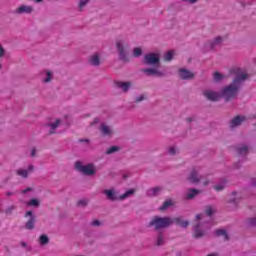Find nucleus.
Masks as SVG:
<instances>
[{"label":"nucleus","instance_id":"1","mask_svg":"<svg viewBox=\"0 0 256 256\" xmlns=\"http://www.w3.org/2000/svg\"><path fill=\"white\" fill-rule=\"evenodd\" d=\"M232 71L233 73H236V78L233 80V83L222 89V97L225 98V101L235 99V97H237V93H239V89H241V83L249 77L247 73H239V69H234Z\"/></svg>","mask_w":256,"mask_h":256},{"label":"nucleus","instance_id":"2","mask_svg":"<svg viewBox=\"0 0 256 256\" xmlns=\"http://www.w3.org/2000/svg\"><path fill=\"white\" fill-rule=\"evenodd\" d=\"M173 223L184 228L189 226V222L183 221L181 217L171 218L154 216L149 222L148 227H154L156 231H159L160 229H167V227H170Z\"/></svg>","mask_w":256,"mask_h":256},{"label":"nucleus","instance_id":"3","mask_svg":"<svg viewBox=\"0 0 256 256\" xmlns=\"http://www.w3.org/2000/svg\"><path fill=\"white\" fill-rule=\"evenodd\" d=\"M103 193L104 195H106L109 201H117V199L123 201L124 199H127V197H130V195H133V193H135V190H127L124 194L120 195L119 197H117V194L113 190H103Z\"/></svg>","mask_w":256,"mask_h":256},{"label":"nucleus","instance_id":"4","mask_svg":"<svg viewBox=\"0 0 256 256\" xmlns=\"http://www.w3.org/2000/svg\"><path fill=\"white\" fill-rule=\"evenodd\" d=\"M75 169L84 175H95V166L93 164L83 165V162L77 161L75 163Z\"/></svg>","mask_w":256,"mask_h":256},{"label":"nucleus","instance_id":"5","mask_svg":"<svg viewBox=\"0 0 256 256\" xmlns=\"http://www.w3.org/2000/svg\"><path fill=\"white\" fill-rule=\"evenodd\" d=\"M125 47H127V44H125L123 40L116 41V49L119 53L121 61H124V63H129V57L127 56V53H125Z\"/></svg>","mask_w":256,"mask_h":256},{"label":"nucleus","instance_id":"6","mask_svg":"<svg viewBox=\"0 0 256 256\" xmlns=\"http://www.w3.org/2000/svg\"><path fill=\"white\" fill-rule=\"evenodd\" d=\"M143 63L144 65H154L159 67V63H161V59L159 58V54L157 53H148L144 56Z\"/></svg>","mask_w":256,"mask_h":256},{"label":"nucleus","instance_id":"7","mask_svg":"<svg viewBox=\"0 0 256 256\" xmlns=\"http://www.w3.org/2000/svg\"><path fill=\"white\" fill-rule=\"evenodd\" d=\"M25 217H30L25 224V229H28V231H33V229H35V223L37 221L35 216L33 215V212L32 211L26 212Z\"/></svg>","mask_w":256,"mask_h":256},{"label":"nucleus","instance_id":"8","mask_svg":"<svg viewBox=\"0 0 256 256\" xmlns=\"http://www.w3.org/2000/svg\"><path fill=\"white\" fill-rule=\"evenodd\" d=\"M33 11H34L33 6L21 5L16 10H14V13L15 15H23V14L31 15Z\"/></svg>","mask_w":256,"mask_h":256},{"label":"nucleus","instance_id":"9","mask_svg":"<svg viewBox=\"0 0 256 256\" xmlns=\"http://www.w3.org/2000/svg\"><path fill=\"white\" fill-rule=\"evenodd\" d=\"M201 179V176H199V169H192L188 176V181H190V183H193L194 185H197V183H199Z\"/></svg>","mask_w":256,"mask_h":256},{"label":"nucleus","instance_id":"10","mask_svg":"<svg viewBox=\"0 0 256 256\" xmlns=\"http://www.w3.org/2000/svg\"><path fill=\"white\" fill-rule=\"evenodd\" d=\"M203 95L206 97V99H208V101H219V99H221V94H219V92L211 90H205Z\"/></svg>","mask_w":256,"mask_h":256},{"label":"nucleus","instance_id":"11","mask_svg":"<svg viewBox=\"0 0 256 256\" xmlns=\"http://www.w3.org/2000/svg\"><path fill=\"white\" fill-rule=\"evenodd\" d=\"M142 73H145L148 77L155 76V77H163V72L159 71L157 68H145L142 69Z\"/></svg>","mask_w":256,"mask_h":256},{"label":"nucleus","instance_id":"12","mask_svg":"<svg viewBox=\"0 0 256 256\" xmlns=\"http://www.w3.org/2000/svg\"><path fill=\"white\" fill-rule=\"evenodd\" d=\"M100 133L104 136V137H111L113 135V129H111V126L102 123L100 125Z\"/></svg>","mask_w":256,"mask_h":256},{"label":"nucleus","instance_id":"13","mask_svg":"<svg viewBox=\"0 0 256 256\" xmlns=\"http://www.w3.org/2000/svg\"><path fill=\"white\" fill-rule=\"evenodd\" d=\"M243 121H245V116H236L231 120L230 127L235 129V127H239Z\"/></svg>","mask_w":256,"mask_h":256},{"label":"nucleus","instance_id":"14","mask_svg":"<svg viewBox=\"0 0 256 256\" xmlns=\"http://www.w3.org/2000/svg\"><path fill=\"white\" fill-rule=\"evenodd\" d=\"M179 76L182 79H193L195 77V74L187 69H180Z\"/></svg>","mask_w":256,"mask_h":256},{"label":"nucleus","instance_id":"15","mask_svg":"<svg viewBox=\"0 0 256 256\" xmlns=\"http://www.w3.org/2000/svg\"><path fill=\"white\" fill-rule=\"evenodd\" d=\"M115 86L118 87L119 89H122L124 93H127V91H129V89L131 88V82L117 81L115 82Z\"/></svg>","mask_w":256,"mask_h":256},{"label":"nucleus","instance_id":"16","mask_svg":"<svg viewBox=\"0 0 256 256\" xmlns=\"http://www.w3.org/2000/svg\"><path fill=\"white\" fill-rule=\"evenodd\" d=\"M89 63L94 67H98V65H101V58L99 57V54H93L92 56H90Z\"/></svg>","mask_w":256,"mask_h":256},{"label":"nucleus","instance_id":"17","mask_svg":"<svg viewBox=\"0 0 256 256\" xmlns=\"http://www.w3.org/2000/svg\"><path fill=\"white\" fill-rule=\"evenodd\" d=\"M238 155L242 157H246L247 153H249V148L246 145H241L236 149Z\"/></svg>","mask_w":256,"mask_h":256},{"label":"nucleus","instance_id":"18","mask_svg":"<svg viewBox=\"0 0 256 256\" xmlns=\"http://www.w3.org/2000/svg\"><path fill=\"white\" fill-rule=\"evenodd\" d=\"M159 193H161V188L160 187L150 188L147 191L148 197H155V196L159 195Z\"/></svg>","mask_w":256,"mask_h":256},{"label":"nucleus","instance_id":"19","mask_svg":"<svg viewBox=\"0 0 256 256\" xmlns=\"http://www.w3.org/2000/svg\"><path fill=\"white\" fill-rule=\"evenodd\" d=\"M199 193H201V191H199L197 189H190L188 191V193L186 194V199H195V197H197V195H199Z\"/></svg>","mask_w":256,"mask_h":256},{"label":"nucleus","instance_id":"20","mask_svg":"<svg viewBox=\"0 0 256 256\" xmlns=\"http://www.w3.org/2000/svg\"><path fill=\"white\" fill-rule=\"evenodd\" d=\"M216 237H224V241H229V235L227 231L218 229L215 231Z\"/></svg>","mask_w":256,"mask_h":256},{"label":"nucleus","instance_id":"21","mask_svg":"<svg viewBox=\"0 0 256 256\" xmlns=\"http://www.w3.org/2000/svg\"><path fill=\"white\" fill-rule=\"evenodd\" d=\"M221 43H223V38L221 36L216 37L214 41L210 43V49H213L217 45H221Z\"/></svg>","mask_w":256,"mask_h":256},{"label":"nucleus","instance_id":"22","mask_svg":"<svg viewBox=\"0 0 256 256\" xmlns=\"http://www.w3.org/2000/svg\"><path fill=\"white\" fill-rule=\"evenodd\" d=\"M203 235H205V233L199 229V225H196L194 230V238L200 239V237H203Z\"/></svg>","mask_w":256,"mask_h":256},{"label":"nucleus","instance_id":"23","mask_svg":"<svg viewBox=\"0 0 256 256\" xmlns=\"http://www.w3.org/2000/svg\"><path fill=\"white\" fill-rule=\"evenodd\" d=\"M59 125H61V120L57 119L55 121V123H51L49 124V127L51 129L50 133L53 134L55 133V129H57V127H59Z\"/></svg>","mask_w":256,"mask_h":256},{"label":"nucleus","instance_id":"24","mask_svg":"<svg viewBox=\"0 0 256 256\" xmlns=\"http://www.w3.org/2000/svg\"><path fill=\"white\" fill-rule=\"evenodd\" d=\"M17 175H19L20 177H23L24 179H27V177H29V171L25 170V169H19L16 171Z\"/></svg>","mask_w":256,"mask_h":256},{"label":"nucleus","instance_id":"25","mask_svg":"<svg viewBox=\"0 0 256 256\" xmlns=\"http://www.w3.org/2000/svg\"><path fill=\"white\" fill-rule=\"evenodd\" d=\"M173 206L172 200H166L163 205L159 208L160 211H165V209H168V207Z\"/></svg>","mask_w":256,"mask_h":256},{"label":"nucleus","instance_id":"26","mask_svg":"<svg viewBox=\"0 0 256 256\" xmlns=\"http://www.w3.org/2000/svg\"><path fill=\"white\" fill-rule=\"evenodd\" d=\"M39 241H40V245H47V243H49V237L43 234L40 236Z\"/></svg>","mask_w":256,"mask_h":256},{"label":"nucleus","instance_id":"27","mask_svg":"<svg viewBox=\"0 0 256 256\" xmlns=\"http://www.w3.org/2000/svg\"><path fill=\"white\" fill-rule=\"evenodd\" d=\"M117 151H119V147L111 146L110 148L107 149L106 154L111 155L113 153H117Z\"/></svg>","mask_w":256,"mask_h":256},{"label":"nucleus","instance_id":"28","mask_svg":"<svg viewBox=\"0 0 256 256\" xmlns=\"http://www.w3.org/2000/svg\"><path fill=\"white\" fill-rule=\"evenodd\" d=\"M28 207H39V200L37 199H31L29 202H27Z\"/></svg>","mask_w":256,"mask_h":256},{"label":"nucleus","instance_id":"29","mask_svg":"<svg viewBox=\"0 0 256 256\" xmlns=\"http://www.w3.org/2000/svg\"><path fill=\"white\" fill-rule=\"evenodd\" d=\"M173 55H174L173 50L168 51V52L165 54V56H164V60H165V61H171V59H173Z\"/></svg>","mask_w":256,"mask_h":256},{"label":"nucleus","instance_id":"30","mask_svg":"<svg viewBox=\"0 0 256 256\" xmlns=\"http://www.w3.org/2000/svg\"><path fill=\"white\" fill-rule=\"evenodd\" d=\"M163 241H164V238H163V233H159L158 234V237H157V241H156V245L158 247H160V245H163Z\"/></svg>","mask_w":256,"mask_h":256},{"label":"nucleus","instance_id":"31","mask_svg":"<svg viewBox=\"0 0 256 256\" xmlns=\"http://www.w3.org/2000/svg\"><path fill=\"white\" fill-rule=\"evenodd\" d=\"M205 213H206V215H208V217H211V215H213V213H215V210L213 209V207L207 206L205 209Z\"/></svg>","mask_w":256,"mask_h":256},{"label":"nucleus","instance_id":"32","mask_svg":"<svg viewBox=\"0 0 256 256\" xmlns=\"http://www.w3.org/2000/svg\"><path fill=\"white\" fill-rule=\"evenodd\" d=\"M51 79H53V74L51 73V71H47L46 78L44 79V83H49V81H51Z\"/></svg>","mask_w":256,"mask_h":256},{"label":"nucleus","instance_id":"33","mask_svg":"<svg viewBox=\"0 0 256 256\" xmlns=\"http://www.w3.org/2000/svg\"><path fill=\"white\" fill-rule=\"evenodd\" d=\"M143 50L141 48H134V57H141Z\"/></svg>","mask_w":256,"mask_h":256},{"label":"nucleus","instance_id":"34","mask_svg":"<svg viewBox=\"0 0 256 256\" xmlns=\"http://www.w3.org/2000/svg\"><path fill=\"white\" fill-rule=\"evenodd\" d=\"M16 207L15 205L9 206L6 210L5 213L6 215H11L13 213V211H15Z\"/></svg>","mask_w":256,"mask_h":256},{"label":"nucleus","instance_id":"35","mask_svg":"<svg viewBox=\"0 0 256 256\" xmlns=\"http://www.w3.org/2000/svg\"><path fill=\"white\" fill-rule=\"evenodd\" d=\"M213 78L214 81H221V79H223V76L221 75V73L215 72Z\"/></svg>","mask_w":256,"mask_h":256},{"label":"nucleus","instance_id":"36","mask_svg":"<svg viewBox=\"0 0 256 256\" xmlns=\"http://www.w3.org/2000/svg\"><path fill=\"white\" fill-rule=\"evenodd\" d=\"M87 3H89V0H80L79 2L80 11L83 9V7H85V5H87Z\"/></svg>","mask_w":256,"mask_h":256},{"label":"nucleus","instance_id":"37","mask_svg":"<svg viewBox=\"0 0 256 256\" xmlns=\"http://www.w3.org/2000/svg\"><path fill=\"white\" fill-rule=\"evenodd\" d=\"M215 191H223L225 189V184H219L214 186Z\"/></svg>","mask_w":256,"mask_h":256},{"label":"nucleus","instance_id":"38","mask_svg":"<svg viewBox=\"0 0 256 256\" xmlns=\"http://www.w3.org/2000/svg\"><path fill=\"white\" fill-rule=\"evenodd\" d=\"M77 205H78V207H85V206H87V200H85V199L79 200L77 202Z\"/></svg>","mask_w":256,"mask_h":256},{"label":"nucleus","instance_id":"39","mask_svg":"<svg viewBox=\"0 0 256 256\" xmlns=\"http://www.w3.org/2000/svg\"><path fill=\"white\" fill-rule=\"evenodd\" d=\"M248 224L251 226V227H256V217L255 218H250L248 220Z\"/></svg>","mask_w":256,"mask_h":256},{"label":"nucleus","instance_id":"40","mask_svg":"<svg viewBox=\"0 0 256 256\" xmlns=\"http://www.w3.org/2000/svg\"><path fill=\"white\" fill-rule=\"evenodd\" d=\"M141 101H145V96L141 95L135 99V103H141Z\"/></svg>","mask_w":256,"mask_h":256},{"label":"nucleus","instance_id":"41","mask_svg":"<svg viewBox=\"0 0 256 256\" xmlns=\"http://www.w3.org/2000/svg\"><path fill=\"white\" fill-rule=\"evenodd\" d=\"M91 225L93 227H99V225H101V222L99 220H94V221L91 222Z\"/></svg>","mask_w":256,"mask_h":256},{"label":"nucleus","instance_id":"42","mask_svg":"<svg viewBox=\"0 0 256 256\" xmlns=\"http://www.w3.org/2000/svg\"><path fill=\"white\" fill-rule=\"evenodd\" d=\"M168 153L170 155H175V153H177V150L175 149V147H171V148H169Z\"/></svg>","mask_w":256,"mask_h":256},{"label":"nucleus","instance_id":"43","mask_svg":"<svg viewBox=\"0 0 256 256\" xmlns=\"http://www.w3.org/2000/svg\"><path fill=\"white\" fill-rule=\"evenodd\" d=\"M185 3H190V5H195L199 0H183Z\"/></svg>","mask_w":256,"mask_h":256},{"label":"nucleus","instance_id":"44","mask_svg":"<svg viewBox=\"0 0 256 256\" xmlns=\"http://www.w3.org/2000/svg\"><path fill=\"white\" fill-rule=\"evenodd\" d=\"M5 55V49L1 47L0 45V57H3Z\"/></svg>","mask_w":256,"mask_h":256},{"label":"nucleus","instance_id":"45","mask_svg":"<svg viewBox=\"0 0 256 256\" xmlns=\"http://www.w3.org/2000/svg\"><path fill=\"white\" fill-rule=\"evenodd\" d=\"M36 153H37V150H36L35 148L32 149V151H31V157H35Z\"/></svg>","mask_w":256,"mask_h":256},{"label":"nucleus","instance_id":"46","mask_svg":"<svg viewBox=\"0 0 256 256\" xmlns=\"http://www.w3.org/2000/svg\"><path fill=\"white\" fill-rule=\"evenodd\" d=\"M34 169H35V167H34L33 165H30V166L28 167V170H27V171H28V173H29V172L33 171Z\"/></svg>","mask_w":256,"mask_h":256},{"label":"nucleus","instance_id":"47","mask_svg":"<svg viewBox=\"0 0 256 256\" xmlns=\"http://www.w3.org/2000/svg\"><path fill=\"white\" fill-rule=\"evenodd\" d=\"M29 191H31V188H26V189L22 190V193H23V194L29 193Z\"/></svg>","mask_w":256,"mask_h":256},{"label":"nucleus","instance_id":"48","mask_svg":"<svg viewBox=\"0 0 256 256\" xmlns=\"http://www.w3.org/2000/svg\"><path fill=\"white\" fill-rule=\"evenodd\" d=\"M202 217H203V215H201V214H197V215H196V219H197V221H199V219H202Z\"/></svg>","mask_w":256,"mask_h":256},{"label":"nucleus","instance_id":"49","mask_svg":"<svg viewBox=\"0 0 256 256\" xmlns=\"http://www.w3.org/2000/svg\"><path fill=\"white\" fill-rule=\"evenodd\" d=\"M207 185H209V180H206V181L203 182L204 187H207Z\"/></svg>","mask_w":256,"mask_h":256},{"label":"nucleus","instance_id":"50","mask_svg":"<svg viewBox=\"0 0 256 256\" xmlns=\"http://www.w3.org/2000/svg\"><path fill=\"white\" fill-rule=\"evenodd\" d=\"M186 121H187L188 123H191V121H193V118H187Z\"/></svg>","mask_w":256,"mask_h":256},{"label":"nucleus","instance_id":"51","mask_svg":"<svg viewBox=\"0 0 256 256\" xmlns=\"http://www.w3.org/2000/svg\"><path fill=\"white\" fill-rule=\"evenodd\" d=\"M231 203H237V198H233V199L231 200Z\"/></svg>","mask_w":256,"mask_h":256},{"label":"nucleus","instance_id":"52","mask_svg":"<svg viewBox=\"0 0 256 256\" xmlns=\"http://www.w3.org/2000/svg\"><path fill=\"white\" fill-rule=\"evenodd\" d=\"M21 246H22V247H27V243L21 242Z\"/></svg>","mask_w":256,"mask_h":256},{"label":"nucleus","instance_id":"53","mask_svg":"<svg viewBox=\"0 0 256 256\" xmlns=\"http://www.w3.org/2000/svg\"><path fill=\"white\" fill-rule=\"evenodd\" d=\"M232 195L239 197V193L233 192Z\"/></svg>","mask_w":256,"mask_h":256},{"label":"nucleus","instance_id":"54","mask_svg":"<svg viewBox=\"0 0 256 256\" xmlns=\"http://www.w3.org/2000/svg\"><path fill=\"white\" fill-rule=\"evenodd\" d=\"M6 195L9 197V196L13 195V192H7Z\"/></svg>","mask_w":256,"mask_h":256},{"label":"nucleus","instance_id":"55","mask_svg":"<svg viewBox=\"0 0 256 256\" xmlns=\"http://www.w3.org/2000/svg\"><path fill=\"white\" fill-rule=\"evenodd\" d=\"M35 3H41L43 0H34Z\"/></svg>","mask_w":256,"mask_h":256},{"label":"nucleus","instance_id":"56","mask_svg":"<svg viewBox=\"0 0 256 256\" xmlns=\"http://www.w3.org/2000/svg\"><path fill=\"white\" fill-rule=\"evenodd\" d=\"M208 256H217V254H210V255H208Z\"/></svg>","mask_w":256,"mask_h":256},{"label":"nucleus","instance_id":"57","mask_svg":"<svg viewBox=\"0 0 256 256\" xmlns=\"http://www.w3.org/2000/svg\"><path fill=\"white\" fill-rule=\"evenodd\" d=\"M0 69H1V64H0Z\"/></svg>","mask_w":256,"mask_h":256}]
</instances>
